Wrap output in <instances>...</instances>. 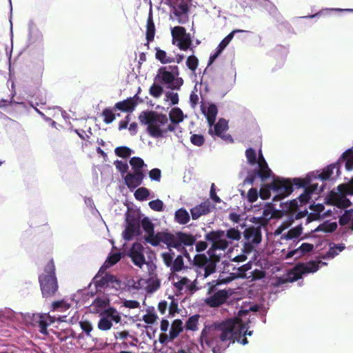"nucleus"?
I'll return each mask as SVG.
<instances>
[{
	"label": "nucleus",
	"instance_id": "nucleus-1",
	"mask_svg": "<svg viewBox=\"0 0 353 353\" xmlns=\"http://www.w3.org/2000/svg\"><path fill=\"white\" fill-rule=\"evenodd\" d=\"M255 317L249 310H240L239 316L228 319L219 325L205 326L202 330L200 343L201 353H221L231 343L237 341L242 345L248 343L246 336H251L249 330Z\"/></svg>",
	"mask_w": 353,
	"mask_h": 353
},
{
	"label": "nucleus",
	"instance_id": "nucleus-2",
	"mask_svg": "<svg viewBox=\"0 0 353 353\" xmlns=\"http://www.w3.org/2000/svg\"><path fill=\"white\" fill-rule=\"evenodd\" d=\"M141 225L146 234L145 241L153 246H157L163 243L167 246H173L180 250L183 244L190 245L195 241L193 236L183 232H179L175 235L168 232L154 234V224L148 217L141 220Z\"/></svg>",
	"mask_w": 353,
	"mask_h": 353
},
{
	"label": "nucleus",
	"instance_id": "nucleus-3",
	"mask_svg": "<svg viewBox=\"0 0 353 353\" xmlns=\"http://www.w3.org/2000/svg\"><path fill=\"white\" fill-rule=\"evenodd\" d=\"M241 237V233L235 228H230L225 233L223 231L211 232L205 235V239L212 243L208 250L211 257L216 260L225 253L230 256L232 251L233 256L234 248H231L230 245L233 241H238Z\"/></svg>",
	"mask_w": 353,
	"mask_h": 353
},
{
	"label": "nucleus",
	"instance_id": "nucleus-4",
	"mask_svg": "<svg viewBox=\"0 0 353 353\" xmlns=\"http://www.w3.org/2000/svg\"><path fill=\"white\" fill-rule=\"evenodd\" d=\"M139 119L142 124L147 125L148 133L153 138L164 137L168 132L176 130V125L170 123L165 114L143 112Z\"/></svg>",
	"mask_w": 353,
	"mask_h": 353
},
{
	"label": "nucleus",
	"instance_id": "nucleus-5",
	"mask_svg": "<svg viewBox=\"0 0 353 353\" xmlns=\"http://www.w3.org/2000/svg\"><path fill=\"white\" fill-rule=\"evenodd\" d=\"M245 157L248 163L253 168V170L248 172L247 177L244 179V184H253L256 178L265 181L272 176V170L263 156L261 150L257 154L256 150L249 148L245 151Z\"/></svg>",
	"mask_w": 353,
	"mask_h": 353
},
{
	"label": "nucleus",
	"instance_id": "nucleus-6",
	"mask_svg": "<svg viewBox=\"0 0 353 353\" xmlns=\"http://www.w3.org/2000/svg\"><path fill=\"white\" fill-rule=\"evenodd\" d=\"M294 186L298 188L304 187L305 189L304 192L301 194L298 198L291 200L289 203L285 204V208H283V210L289 212H296L299 206L307 204L311 199L312 194H319L323 191V187L319 186L317 183L313 182L310 176L304 179L298 178L294 179Z\"/></svg>",
	"mask_w": 353,
	"mask_h": 353
},
{
	"label": "nucleus",
	"instance_id": "nucleus-7",
	"mask_svg": "<svg viewBox=\"0 0 353 353\" xmlns=\"http://www.w3.org/2000/svg\"><path fill=\"white\" fill-rule=\"evenodd\" d=\"M193 245L194 243L190 245L183 244L182 248L180 250L173 246H167L168 250L161 254L165 265L170 268L172 272L181 271L184 267L183 257H185L189 261L192 259L185 246L190 247L192 249Z\"/></svg>",
	"mask_w": 353,
	"mask_h": 353
},
{
	"label": "nucleus",
	"instance_id": "nucleus-8",
	"mask_svg": "<svg viewBox=\"0 0 353 353\" xmlns=\"http://www.w3.org/2000/svg\"><path fill=\"white\" fill-rule=\"evenodd\" d=\"M244 248L241 249L242 253L233 256L231 252L229 259L235 262H243L247 259L246 254L250 253L252 249L261 241V226H251L243 232Z\"/></svg>",
	"mask_w": 353,
	"mask_h": 353
},
{
	"label": "nucleus",
	"instance_id": "nucleus-9",
	"mask_svg": "<svg viewBox=\"0 0 353 353\" xmlns=\"http://www.w3.org/2000/svg\"><path fill=\"white\" fill-rule=\"evenodd\" d=\"M39 281L43 297L52 296L58 290V282L53 260L48 262L43 272L39 276Z\"/></svg>",
	"mask_w": 353,
	"mask_h": 353
},
{
	"label": "nucleus",
	"instance_id": "nucleus-10",
	"mask_svg": "<svg viewBox=\"0 0 353 353\" xmlns=\"http://www.w3.org/2000/svg\"><path fill=\"white\" fill-rule=\"evenodd\" d=\"M231 279L219 278L218 280H213L208 283V290L207 296L204 299L205 304L210 307H218L225 303L231 294L228 290H219L215 291L216 285L228 283Z\"/></svg>",
	"mask_w": 353,
	"mask_h": 353
},
{
	"label": "nucleus",
	"instance_id": "nucleus-11",
	"mask_svg": "<svg viewBox=\"0 0 353 353\" xmlns=\"http://www.w3.org/2000/svg\"><path fill=\"white\" fill-rule=\"evenodd\" d=\"M342 188L343 185L339 186V190L341 194L335 196L334 205H332L333 210L334 211V214H338V209L341 210L340 213L344 210L343 214L339 218V224L345 225L350 223L352 230H353V210H345L351 205V202L350 199L347 198L346 194L352 195L353 191L347 190L343 194V190L341 189Z\"/></svg>",
	"mask_w": 353,
	"mask_h": 353
},
{
	"label": "nucleus",
	"instance_id": "nucleus-12",
	"mask_svg": "<svg viewBox=\"0 0 353 353\" xmlns=\"http://www.w3.org/2000/svg\"><path fill=\"white\" fill-rule=\"evenodd\" d=\"M179 75L178 66H164L159 69L155 79L168 88L179 90L183 84V79Z\"/></svg>",
	"mask_w": 353,
	"mask_h": 353
},
{
	"label": "nucleus",
	"instance_id": "nucleus-13",
	"mask_svg": "<svg viewBox=\"0 0 353 353\" xmlns=\"http://www.w3.org/2000/svg\"><path fill=\"white\" fill-rule=\"evenodd\" d=\"M191 0H165L170 8V19L179 24L188 21L189 4Z\"/></svg>",
	"mask_w": 353,
	"mask_h": 353
},
{
	"label": "nucleus",
	"instance_id": "nucleus-14",
	"mask_svg": "<svg viewBox=\"0 0 353 353\" xmlns=\"http://www.w3.org/2000/svg\"><path fill=\"white\" fill-rule=\"evenodd\" d=\"M293 222L291 216H288L274 230V236H280L281 240H294L299 239L303 232V227L299 224L289 229Z\"/></svg>",
	"mask_w": 353,
	"mask_h": 353
},
{
	"label": "nucleus",
	"instance_id": "nucleus-15",
	"mask_svg": "<svg viewBox=\"0 0 353 353\" xmlns=\"http://www.w3.org/2000/svg\"><path fill=\"white\" fill-rule=\"evenodd\" d=\"M293 185L294 186V181L292 182L289 179L277 177L273 179L268 188L273 192L272 200L276 201L290 195L293 191Z\"/></svg>",
	"mask_w": 353,
	"mask_h": 353
},
{
	"label": "nucleus",
	"instance_id": "nucleus-16",
	"mask_svg": "<svg viewBox=\"0 0 353 353\" xmlns=\"http://www.w3.org/2000/svg\"><path fill=\"white\" fill-rule=\"evenodd\" d=\"M172 43L181 50L186 51L190 49L194 52L191 35L186 32L185 29L181 26H175L171 29Z\"/></svg>",
	"mask_w": 353,
	"mask_h": 353
},
{
	"label": "nucleus",
	"instance_id": "nucleus-17",
	"mask_svg": "<svg viewBox=\"0 0 353 353\" xmlns=\"http://www.w3.org/2000/svg\"><path fill=\"white\" fill-rule=\"evenodd\" d=\"M66 316H51L49 314H33V325L37 327L39 332L45 335H48V327L54 323L57 320L61 322L66 321Z\"/></svg>",
	"mask_w": 353,
	"mask_h": 353
},
{
	"label": "nucleus",
	"instance_id": "nucleus-18",
	"mask_svg": "<svg viewBox=\"0 0 353 353\" xmlns=\"http://www.w3.org/2000/svg\"><path fill=\"white\" fill-rule=\"evenodd\" d=\"M327 265L326 263L321 261H311L307 263H302L295 266V268L289 273L288 279L291 281H294L302 277L303 275L314 273L319 268Z\"/></svg>",
	"mask_w": 353,
	"mask_h": 353
},
{
	"label": "nucleus",
	"instance_id": "nucleus-19",
	"mask_svg": "<svg viewBox=\"0 0 353 353\" xmlns=\"http://www.w3.org/2000/svg\"><path fill=\"white\" fill-rule=\"evenodd\" d=\"M194 264L196 267L198 277L205 279L215 271L216 264L214 261L204 254H196Z\"/></svg>",
	"mask_w": 353,
	"mask_h": 353
},
{
	"label": "nucleus",
	"instance_id": "nucleus-20",
	"mask_svg": "<svg viewBox=\"0 0 353 353\" xmlns=\"http://www.w3.org/2000/svg\"><path fill=\"white\" fill-rule=\"evenodd\" d=\"M103 271L104 270L100 273L98 272V274L93 279L92 282L89 285V288H91L92 285H94L96 290L95 292H101L102 290L108 288L117 289L119 287V282L117 278L109 274H105L104 276H102Z\"/></svg>",
	"mask_w": 353,
	"mask_h": 353
},
{
	"label": "nucleus",
	"instance_id": "nucleus-21",
	"mask_svg": "<svg viewBox=\"0 0 353 353\" xmlns=\"http://www.w3.org/2000/svg\"><path fill=\"white\" fill-rule=\"evenodd\" d=\"M172 283L179 294H192L199 288L196 286V280L192 281L186 277L173 275L171 278Z\"/></svg>",
	"mask_w": 353,
	"mask_h": 353
},
{
	"label": "nucleus",
	"instance_id": "nucleus-22",
	"mask_svg": "<svg viewBox=\"0 0 353 353\" xmlns=\"http://www.w3.org/2000/svg\"><path fill=\"white\" fill-rule=\"evenodd\" d=\"M128 256L131 259L134 265L142 268L146 265L149 269H152L153 264L147 263L144 256V248L140 243H134L128 252Z\"/></svg>",
	"mask_w": 353,
	"mask_h": 353
},
{
	"label": "nucleus",
	"instance_id": "nucleus-23",
	"mask_svg": "<svg viewBox=\"0 0 353 353\" xmlns=\"http://www.w3.org/2000/svg\"><path fill=\"white\" fill-rule=\"evenodd\" d=\"M28 39L27 44L28 46L40 47L43 43V36L41 31L37 27L36 23L30 20L28 24Z\"/></svg>",
	"mask_w": 353,
	"mask_h": 353
},
{
	"label": "nucleus",
	"instance_id": "nucleus-24",
	"mask_svg": "<svg viewBox=\"0 0 353 353\" xmlns=\"http://www.w3.org/2000/svg\"><path fill=\"white\" fill-rule=\"evenodd\" d=\"M215 205L210 200H206L190 209L191 216L193 220H196L202 216H205L214 210Z\"/></svg>",
	"mask_w": 353,
	"mask_h": 353
},
{
	"label": "nucleus",
	"instance_id": "nucleus-25",
	"mask_svg": "<svg viewBox=\"0 0 353 353\" xmlns=\"http://www.w3.org/2000/svg\"><path fill=\"white\" fill-rule=\"evenodd\" d=\"M246 30H234L229 34H228L219 44L217 48H216L214 53L211 54L209 61L208 65H211L216 59L220 55V54L223 52V50L225 48V47L229 44V43L232 41L234 37L235 33L237 32H246Z\"/></svg>",
	"mask_w": 353,
	"mask_h": 353
},
{
	"label": "nucleus",
	"instance_id": "nucleus-26",
	"mask_svg": "<svg viewBox=\"0 0 353 353\" xmlns=\"http://www.w3.org/2000/svg\"><path fill=\"white\" fill-rule=\"evenodd\" d=\"M228 121L224 119H220L219 121L212 126H210L209 132L211 134H215L221 137L226 141H232V138L229 134H224L225 132L228 130Z\"/></svg>",
	"mask_w": 353,
	"mask_h": 353
},
{
	"label": "nucleus",
	"instance_id": "nucleus-27",
	"mask_svg": "<svg viewBox=\"0 0 353 353\" xmlns=\"http://www.w3.org/2000/svg\"><path fill=\"white\" fill-rule=\"evenodd\" d=\"M200 106L201 112L206 117L209 125L212 126L218 113L216 105L210 102H201Z\"/></svg>",
	"mask_w": 353,
	"mask_h": 353
},
{
	"label": "nucleus",
	"instance_id": "nucleus-28",
	"mask_svg": "<svg viewBox=\"0 0 353 353\" xmlns=\"http://www.w3.org/2000/svg\"><path fill=\"white\" fill-rule=\"evenodd\" d=\"M341 174L340 165L339 163H335L328 165L325 168L321 174L318 176H314V179H321V180H335Z\"/></svg>",
	"mask_w": 353,
	"mask_h": 353
},
{
	"label": "nucleus",
	"instance_id": "nucleus-29",
	"mask_svg": "<svg viewBox=\"0 0 353 353\" xmlns=\"http://www.w3.org/2000/svg\"><path fill=\"white\" fill-rule=\"evenodd\" d=\"M156 59L163 64L170 63L176 62L181 63L184 59L183 54H176L175 57L172 54H168L165 50L157 48L156 49Z\"/></svg>",
	"mask_w": 353,
	"mask_h": 353
},
{
	"label": "nucleus",
	"instance_id": "nucleus-30",
	"mask_svg": "<svg viewBox=\"0 0 353 353\" xmlns=\"http://www.w3.org/2000/svg\"><path fill=\"white\" fill-rule=\"evenodd\" d=\"M143 178L144 174L142 170H137L134 171V173L126 174L124 181L129 188L133 189L141 184Z\"/></svg>",
	"mask_w": 353,
	"mask_h": 353
},
{
	"label": "nucleus",
	"instance_id": "nucleus-31",
	"mask_svg": "<svg viewBox=\"0 0 353 353\" xmlns=\"http://www.w3.org/2000/svg\"><path fill=\"white\" fill-rule=\"evenodd\" d=\"M314 248V246L312 243H303L297 248L289 251L286 254V259H299L305 254L312 251Z\"/></svg>",
	"mask_w": 353,
	"mask_h": 353
},
{
	"label": "nucleus",
	"instance_id": "nucleus-32",
	"mask_svg": "<svg viewBox=\"0 0 353 353\" xmlns=\"http://www.w3.org/2000/svg\"><path fill=\"white\" fill-rule=\"evenodd\" d=\"M338 227V224L336 221H325L316 226L312 232L321 233V234H325L334 232Z\"/></svg>",
	"mask_w": 353,
	"mask_h": 353
},
{
	"label": "nucleus",
	"instance_id": "nucleus-33",
	"mask_svg": "<svg viewBox=\"0 0 353 353\" xmlns=\"http://www.w3.org/2000/svg\"><path fill=\"white\" fill-rule=\"evenodd\" d=\"M251 2H255L263 7L273 17H276L278 14L276 7L269 0H245L244 1L245 6H249Z\"/></svg>",
	"mask_w": 353,
	"mask_h": 353
},
{
	"label": "nucleus",
	"instance_id": "nucleus-34",
	"mask_svg": "<svg viewBox=\"0 0 353 353\" xmlns=\"http://www.w3.org/2000/svg\"><path fill=\"white\" fill-rule=\"evenodd\" d=\"M111 323H119L121 321V314L114 307H110L101 312Z\"/></svg>",
	"mask_w": 353,
	"mask_h": 353
},
{
	"label": "nucleus",
	"instance_id": "nucleus-35",
	"mask_svg": "<svg viewBox=\"0 0 353 353\" xmlns=\"http://www.w3.org/2000/svg\"><path fill=\"white\" fill-rule=\"evenodd\" d=\"M139 225L138 223H128L123 232V238L126 241L132 239V236L139 234Z\"/></svg>",
	"mask_w": 353,
	"mask_h": 353
},
{
	"label": "nucleus",
	"instance_id": "nucleus-36",
	"mask_svg": "<svg viewBox=\"0 0 353 353\" xmlns=\"http://www.w3.org/2000/svg\"><path fill=\"white\" fill-rule=\"evenodd\" d=\"M345 245L343 243L339 244H330L329 250L325 252L323 256L324 259H332L337 256L341 252L345 249Z\"/></svg>",
	"mask_w": 353,
	"mask_h": 353
},
{
	"label": "nucleus",
	"instance_id": "nucleus-37",
	"mask_svg": "<svg viewBox=\"0 0 353 353\" xmlns=\"http://www.w3.org/2000/svg\"><path fill=\"white\" fill-rule=\"evenodd\" d=\"M190 220L189 212L183 208L177 210L174 213V221L180 225H185Z\"/></svg>",
	"mask_w": 353,
	"mask_h": 353
},
{
	"label": "nucleus",
	"instance_id": "nucleus-38",
	"mask_svg": "<svg viewBox=\"0 0 353 353\" xmlns=\"http://www.w3.org/2000/svg\"><path fill=\"white\" fill-rule=\"evenodd\" d=\"M16 318L15 312L8 307L0 309V322L8 324L14 321Z\"/></svg>",
	"mask_w": 353,
	"mask_h": 353
},
{
	"label": "nucleus",
	"instance_id": "nucleus-39",
	"mask_svg": "<svg viewBox=\"0 0 353 353\" xmlns=\"http://www.w3.org/2000/svg\"><path fill=\"white\" fill-rule=\"evenodd\" d=\"M169 117L170 123L176 125V129L178 128V124L183 120V113L179 108H172L170 112Z\"/></svg>",
	"mask_w": 353,
	"mask_h": 353
},
{
	"label": "nucleus",
	"instance_id": "nucleus-40",
	"mask_svg": "<svg viewBox=\"0 0 353 353\" xmlns=\"http://www.w3.org/2000/svg\"><path fill=\"white\" fill-rule=\"evenodd\" d=\"M134 107L135 103L131 99L118 102L115 105L117 109L125 112H132Z\"/></svg>",
	"mask_w": 353,
	"mask_h": 353
},
{
	"label": "nucleus",
	"instance_id": "nucleus-41",
	"mask_svg": "<svg viewBox=\"0 0 353 353\" xmlns=\"http://www.w3.org/2000/svg\"><path fill=\"white\" fill-rule=\"evenodd\" d=\"M182 324V321L180 320L174 321L169 332L170 340H173L176 336H178L179 333L183 330Z\"/></svg>",
	"mask_w": 353,
	"mask_h": 353
},
{
	"label": "nucleus",
	"instance_id": "nucleus-42",
	"mask_svg": "<svg viewBox=\"0 0 353 353\" xmlns=\"http://www.w3.org/2000/svg\"><path fill=\"white\" fill-rule=\"evenodd\" d=\"M155 34V26L153 22L152 14L150 13L147 20V29H146V39L148 42H151L154 40Z\"/></svg>",
	"mask_w": 353,
	"mask_h": 353
},
{
	"label": "nucleus",
	"instance_id": "nucleus-43",
	"mask_svg": "<svg viewBox=\"0 0 353 353\" xmlns=\"http://www.w3.org/2000/svg\"><path fill=\"white\" fill-rule=\"evenodd\" d=\"M121 259L120 253H114L110 255L106 261H105L103 266L100 268L99 273L102 272L103 270H106L107 268L112 266L116 264Z\"/></svg>",
	"mask_w": 353,
	"mask_h": 353
},
{
	"label": "nucleus",
	"instance_id": "nucleus-44",
	"mask_svg": "<svg viewBox=\"0 0 353 353\" xmlns=\"http://www.w3.org/2000/svg\"><path fill=\"white\" fill-rule=\"evenodd\" d=\"M72 304L65 300L54 301L52 304V311L53 312H65L70 309Z\"/></svg>",
	"mask_w": 353,
	"mask_h": 353
},
{
	"label": "nucleus",
	"instance_id": "nucleus-45",
	"mask_svg": "<svg viewBox=\"0 0 353 353\" xmlns=\"http://www.w3.org/2000/svg\"><path fill=\"white\" fill-rule=\"evenodd\" d=\"M343 161H345V167L347 170H353V150L349 149L345 152L342 156Z\"/></svg>",
	"mask_w": 353,
	"mask_h": 353
},
{
	"label": "nucleus",
	"instance_id": "nucleus-46",
	"mask_svg": "<svg viewBox=\"0 0 353 353\" xmlns=\"http://www.w3.org/2000/svg\"><path fill=\"white\" fill-rule=\"evenodd\" d=\"M199 315H193L190 316L185 323V328L188 330L196 331L198 330Z\"/></svg>",
	"mask_w": 353,
	"mask_h": 353
},
{
	"label": "nucleus",
	"instance_id": "nucleus-47",
	"mask_svg": "<svg viewBox=\"0 0 353 353\" xmlns=\"http://www.w3.org/2000/svg\"><path fill=\"white\" fill-rule=\"evenodd\" d=\"M88 294V290H79L71 297V301L75 302L77 304L82 303L85 301V296Z\"/></svg>",
	"mask_w": 353,
	"mask_h": 353
},
{
	"label": "nucleus",
	"instance_id": "nucleus-48",
	"mask_svg": "<svg viewBox=\"0 0 353 353\" xmlns=\"http://www.w3.org/2000/svg\"><path fill=\"white\" fill-rule=\"evenodd\" d=\"M97 327L100 330L107 331L111 329L112 323L100 313V319L98 321Z\"/></svg>",
	"mask_w": 353,
	"mask_h": 353
},
{
	"label": "nucleus",
	"instance_id": "nucleus-49",
	"mask_svg": "<svg viewBox=\"0 0 353 353\" xmlns=\"http://www.w3.org/2000/svg\"><path fill=\"white\" fill-rule=\"evenodd\" d=\"M198 65L199 60L194 55L192 54L188 57L186 65L193 73L196 72Z\"/></svg>",
	"mask_w": 353,
	"mask_h": 353
},
{
	"label": "nucleus",
	"instance_id": "nucleus-50",
	"mask_svg": "<svg viewBox=\"0 0 353 353\" xmlns=\"http://www.w3.org/2000/svg\"><path fill=\"white\" fill-rule=\"evenodd\" d=\"M114 152L118 157L127 158L131 155L132 150L125 146H119L115 148Z\"/></svg>",
	"mask_w": 353,
	"mask_h": 353
},
{
	"label": "nucleus",
	"instance_id": "nucleus-51",
	"mask_svg": "<svg viewBox=\"0 0 353 353\" xmlns=\"http://www.w3.org/2000/svg\"><path fill=\"white\" fill-rule=\"evenodd\" d=\"M130 164L132 166V168L134 170V171L141 170V168L143 166H146V165L144 163L143 160L141 158L136 157H132L130 160Z\"/></svg>",
	"mask_w": 353,
	"mask_h": 353
},
{
	"label": "nucleus",
	"instance_id": "nucleus-52",
	"mask_svg": "<svg viewBox=\"0 0 353 353\" xmlns=\"http://www.w3.org/2000/svg\"><path fill=\"white\" fill-rule=\"evenodd\" d=\"M330 11L353 12V9L352 8H326V9L321 10L319 12H318L316 14L304 17V18H314L319 14H324V12H327Z\"/></svg>",
	"mask_w": 353,
	"mask_h": 353
},
{
	"label": "nucleus",
	"instance_id": "nucleus-53",
	"mask_svg": "<svg viewBox=\"0 0 353 353\" xmlns=\"http://www.w3.org/2000/svg\"><path fill=\"white\" fill-rule=\"evenodd\" d=\"M149 194L150 192L145 188H139L134 192V196L139 201H144L147 199Z\"/></svg>",
	"mask_w": 353,
	"mask_h": 353
},
{
	"label": "nucleus",
	"instance_id": "nucleus-54",
	"mask_svg": "<svg viewBox=\"0 0 353 353\" xmlns=\"http://www.w3.org/2000/svg\"><path fill=\"white\" fill-rule=\"evenodd\" d=\"M80 327L83 332L86 334L88 337H92L91 332L93 330V327L92 323L88 321H81L79 323Z\"/></svg>",
	"mask_w": 353,
	"mask_h": 353
},
{
	"label": "nucleus",
	"instance_id": "nucleus-55",
	"mask_svg": "<svg viewBox=\"0 0 353 353\" xmlns=\"http://www.w3.org/2000/svg\"><path fill=\"white\" fill-rule=\"evenodd\" d=\"M34 97L37 101L35 103L36 105H39V104L44 105L46 103V91L45 90H38L37 94H34Z\"/></svg>",
	"mask_w": 353,
	"mask_h": 353
},
{
	"label": "nucleus",
	"instance_id": "nucleus-56",
	"mask_svg": "<svg viewBox=\"0 0 353 353\" xmlns=\"http://www.w3.org/2000/svg\"><path fill=\"white\" fill-rule=\"evenodd\" d=\"M194 344L189 343L185 346L178 348L176 350L171 351L170 353H192L194 350Z\"/></svg>",
	"mask_w": 353,
	"mask_h": 353
},
{
	"label": "nucleus",
	"instance_id": "nucleus-57",
	"mask_svg": "<svg viewBox=\"0 0 353 353\" xmlns=\"http://www.w3.org/2000/svg\"><path fill=\"white\" fill-rule=\"evenodd\" d=\"M150 208L157 212H162L163 210L164 204L160 199L153 200L148 203Z\"/></svg>",
	"mask_w": 353,
	"mask_h": 353
},
{
	"label": "nucleus",
	"instance_id": "nucleus-58",
	"mask_svg": "<svg viewBox=\"0 0 353 353\" xmlns=\"http://www.w3.org/2000/svg\"><path fill=\"white\" fill-rule=\"evenodd\" d=\"M165 101L170 103V105H176L179 103V95L176 92L168 91L165 93Z\"/></svg>",
	"mask_w": 353,
	"mask_h": 353
},
{
	"label": "nucleus",
	"instance_id": "nucleus-59",
	"mask_svg": "<svg viewBox=\"0 0 353 353\" xmlns=\"http://www.w3.org/2000/svg\"><path fill=\"white\" fill-rule=\"evenodd\" d=\"M102 114L104 117L103 121L107 124L111 123L115 119L114 114L110 109H105Z\"/></svg>",
	"mask_w": 353,
	"mask_h": 353
},
{
	"label": "nucleus",
	"instance_id": "nucleus-60",
	"mask_svg": "<svg viewBox=\"0 0 353 353\" xmlns=\"http://www.w3.org/2000/svg\"><path fill=\"white\" fill-rule=\"evenodd\" d=\"M190 141L196 146H201L204 143L205 139L201 134H193L190 137Z\"/></svg>",
	"mask_w": 353,
	"mask_h": 353
},
{
	"label": "nucleus",
	"instance_id": "nucleus-61",
	"mask_svg": "<svg viewBox=\"0 0 353 353\" xmlns=\"http://www.w3.org/2000/svg\"><path fill=\"white\" fill-rule=\"evenodd\" d=\"M116 166V168L122 174V176H123V174H125L128 170V165L126 162L117 160L114 161V163Z\"/></svg>",
	"mask_w": 353,
	"mask_h": 353
},
{
	"label": "nucleus",
	"instance_id": "nucleus-62",
	"mask_svg": "<svg viewBox=\"0 0 353 353\" xmlns=\"http://www.w3.org/2000/svg\"><path fill=\"white\" fill-rule=\"evenodd\" d=\"M150 93L154 97H159L163 93V88L157 84H153L150 88Z\"/></svg>",
	"mask_w": 353,
	"mask_h": 353
},
{
	"label": "nucleus",
	"instance_id": "nucleus-63",
	"mask_svg": "<svg viewBox=\"0 0 353 353\" xmlns=\"http://www.w3.org/2000/svg\"><path fill=\"white\" fill-rule=\"evenodd\" d=\"M161 172L159 168H153L149 172V177L152 181H160Z\"/></svg>",
	"mask_w": 353,
	"mask_h": 353
},
{
	"label": "nucleus",
	"instance_id": "nucleus-64",
	"mask_svg": "<svg viewBox=\"0 0 353 353\" xmlns=\"http://www.w3.org/2000/svg\"><path fill=\"white\" fill-rule=\"evenodd\" d=\"M248 199L250 202H254L258 199V192L256 188H251L248 192Z\"/></svg>",
	"mask_w": 353,
	"mask_h": 353
}]
</instances>
